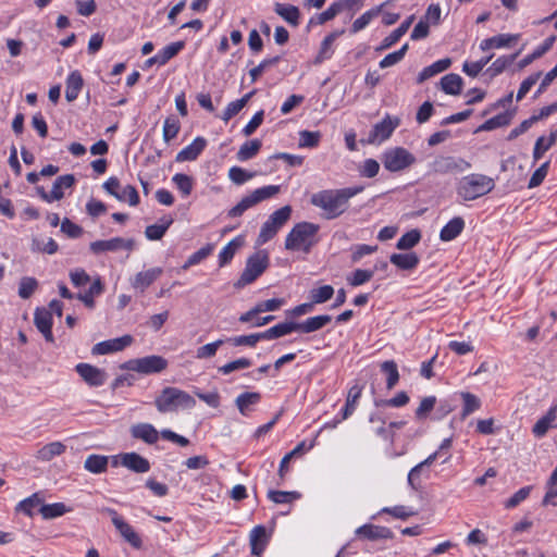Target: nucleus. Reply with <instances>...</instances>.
Segmentation results:
<instances>
[{"mask_svg": "<svg viewBox=\"0 0 557 557\" xmlns=\"http://www.w3.org/2000/svg\"><path fill=\"white\" fill-rule=\"evenodd\" d=\"M274 12L286 21L289 25L297 27L300 20V11L298 7L293 4L275 3Z\"/></svg>", "mask_w": 557, "mask_h": 557, "instance_id": "31", "label": "nucleus"}, {"mask_svg": "<svg viewBox=\"0 0 557 557\" xmlns=\"http://www.w3.org/2000/svg\"><path fill=\"white\" fill-rule=\"evenodd\" d=\"M162 272L161 268H151L146 271H141L132 280V286L144 292L162 274Z\"/></svg>", "mask_w": 557, "mask_h": 557, "instance_id": "25", "label": "nucleus"}, {"mask_svg": "<svg viewBox=\"0 0 557 557\" xmlns=\"http://www.w3.org/2000/svg\"><path fill=\"white\" fill-rule=\"evenodd\" d=\"M399 125V120H392L389 115L376 123L369 134L370 143H382L391 137L395 128Z\"/></svg>", "mask_w": 557, "mask_h": 557, "instance_id": "13", "label": "nucleus"}, {"mask_svg": "<svg viewBox=\"0 0 557 557\" xmlns=\"http://www.w3.org/2000/svg\"><path fill=\"white\" fill-rule=\"evenodd\" d=\"M292 214V207L284 206L274 211L269 219L262 224L260 233L257 238L259 245H263L272 239L278 230L289 220Z\"/></svg>", "mask_w": 557, "mask_h": 557, "instance_id": "7", "label": "nucleus"}, {"mask_svg": "<svg viewBox=\"0 0 557 557\" xmlns=\"http://www.w3.org/2000/svg\"><path fill=\"white\" fill-rule=\"evenodd\" d=\"M121 466L135 473H146L150 470V462L137 453H124L119 455Z\"/></svg>", "mask_w": 557, "mask_h": 557, "instance_id": "17", "label": "nucleus"}, {"mask_svg": "<svg viewBox=\"0 0 557 557\" xmlns=\"http://www.w3.org/2000/svg\"><path fill=\"white\" fill-rule=\"evenodd\" d=\"M103 189L116 198L119 201H127L129 206H137L139 203V195L137 189L132 185H126L121 188L119 178L112 176L103 183Z\"/></svg>", "mask_w": 557, "mask_h": 557, "instance_id": "10", "label": "nucleus"}, {"mask_svg": "<svg viewBox=\"0 0 557 557\" xmlns=\"http://www.w3.org/2000/svg\"><path fill=\"white\" fill-rule=\"evenodd\" d=\"M331 321L332 317L329 314L311 317L302 322H298V332L312 333L323 329Z\"/></svg>", "mask_w": 557, "mask_h": 557, "instance_id": "34", "label": "nucleus"}, {"mask_svg": "<svg viewBox=\"0 0 557 557\" xmlns=\"http://www.w3.org/2000/svg\"><path fill=\"white\" fill-rule=\"evenodd\" d=\"M334 295V288L331 285H324L310 290V299L312 304H323L330 300Z\"/></svg>", "mask_w": 557, "mask_h": 557, "instance_id": "57", "label": "nucleus"}, {"mask_svg": "<svg viewBox=\"0 0 557 557\" xmlns=\"http://www.w3.org/2000/svg\"><path fill=\"white\" fill-rule=\"evenodd\" d=\"M413 21L414 15L408 16L396 29H394L387 37L383 39L377 50H385L395 45L408 32Z\"/></svg>", "mask_w": 557, "mask_h": 557, "instance_id": "28", "label": "nucleus"}, {"mask_svg": "<svg viewBox=\"0 0 557 557\" xmlns=\"http://www.w3.org/2000/svg\"><path fill=\"white\" fill-rule=\"evenodd\" d=\"M135 247V240L129 238L114 237L106 240H96L90 243L89 249L92 253L99 255L107 251H117L125 249L132 251Z\"/></svg>", "mask_w": 557, "mask_h": 557, "instance_id": "12", "label": "nucleus"}, {"mask_svg": "<svg viewBox=\"0 0 557 557\" xmlns=\"http://www.w3.org/2000/svg\"><path fill=\"white\" fill-rule=\"evenodd\" d=\"M281 190L278 185H268L255 189L249 195L242 198V200L227 211V216L238 218L242 216L245 211L257 206L258 203L268 200L276 196Z\"/></svg>", "mask_w": 557, "mask_h": 557, "instance_id": "5", "label": "nucleus"}, {"mask_svg": "<svg viewBox=\"0 0 557 557\" xmlns=\"http://www.w3.org/2000/svg\"><path fill=\"white\" fill-rule=\"evenodd\" d=\"M557 428V404L552 406L545 416L536 421L532 428L535 437L541 438L546 435L549 429Z\"/></svg>", "mask_w": 557, "mask_h": 557, "instance_id": "19", "label": "nucleus"}, {"mask_svg": "<svg viewBox=\"0 0 557 557\" xmlns=\"http://www.w3.org/2000/svg\"><path fill=\"white\" fill-rule=\"evenodd\" d=\"M41 505H42V499L39 497L38 493H35V494L30 495L29 497H27V498L23 499L22 502H20L16 505L15 510L17 512H23L26 516L32 517L33 516V509L36 508V507L40 508Z\"/></svg>", "mask_w": 557, "mask_h": 557, "instance_id": "51", "label": "nucleus"}, {"mask_svg": "<svg viewBox=\"0 0 557 557\" xmlns=\"http://www.w3.org/2000/svg\"><path fill=\"white\" fill-rule=\"evenodd\" d=\"M495 187L492 177L472 173L461 177L456 185V193L465 201L475 200L491 193Z\"/></svg>", "mask_w": 557, "mask_h": 557, "instance_id": "2", "label": "nucleus"}, {"mask_svg": "<svg viewBox=\"0 0 557 557\" xmlns=\"http://www.w3.org/2000/svg\"><path fill=\"white\" fill-rule=\"evenodd\" d=\"M38 287V281L35 277L24 276L18 284V296L22 299H28Z\"/></svg>", "mask_w": 557, "mask_h": 557, "instance_id": "58", "label": "nucleus"}, {"mask_svg": "<svg viewBox=\"0 0 557 557\" xmlns=\"http://www.w3.org/2000/svg\"><path fill=\"white\" fill-rule=\"evenodd\" d=\"M133 343V337L131 335H123L122 337L108 339L96 344L91 352L94 355H107L111 352H116L123 350L125 347L129 346Z\"/></svg>", "mask_w": 557, "mask_h": 557, "instance_id": "14", "label": "nucleus"}, {"mask_svg": "<svg viewBox=\"0 0 557 557\" xmlns=\"http://www.w3.org/2000/svg\"><path fill=\"white\" fill-rule=\"evenodd\" d=\"M429 166L432 173L448 174L465 172L471 168V163L462 158L437 156Z\"/></svg>", "mask_w": 557, "mask_h": 557, "instance_id": "9", "label": "nucleus"}, {"mask_svg": "<svg viewBox=\"0 0 557 557\" xmlns=\"http://www.w3.org/2000/svg\"><path fill=\"white\" fill-rule=\"evenodd\" d=\"M519 39V35L500 34L486 38L480 42V49L487 51L493 48H504L510 46Z\"/></svg>", "mask_w": 557, "mask_h": 557, "instance_id": "27", "label": "nucleus"}, {"mask_svg": "<svg viewBox=\"0 0 557 557\" xmlns=\"http://www.w3.org/2000/svg\"><path fill=\"white\" fill-rule=\"evenodd\" d=\"M389 260L400 270H413L419 263V257L416 252L393 253Z\"/></svg>", "mask_w": 557, "mask_h": 557, "instance_id": "39", "label": "nucleus"}, {"mask_svg": "<svg viewBox=\"0 0 557 557\" xmlns=\"http://www.w3.org/2000/svg\"><path fill=\"white\" fill-rule=\"evenodd\" d=\"M262 143L260 139H252L244 143L237 151V159L239 161H247L253 158L261 149Z\"/></svg>", "mask_w": 557, "mask_h": 557, "instance_id": "46", "label": "nucleus"}, {"mask_svg": "<svg viewBox=\"0 0 557 557\" xmlns=\"http://www.w3.org/2000/svg\"><path fill=\"white\" fill-rule=\"evenodd\" d=\"M441 89L451 96H457L461 92L463 86V79L460 75L455 73H449L444 75L441 81Z\"/></svg>", "mask_w": 557, "mask_h": 557, "instance_id": "33", "label": "nucleus"}, {"mask_svg": "<svg viewBox=\"0 0 557 557\" xmlns=\"http://www.w3.org/2000/svg\"><path fill=\"white\" fill-rule=\"evenodd\" d=\"M264 339L262 332L253 333L249 335H239L235 337H230L226 342L231 343L233 346H249L255 347L259 341Z\"/></svg>", "mask_w": 557, "mask_h": 557, "instance_id": "53", "label": "nucleus"}, {"mask_svg": "<svg viewBox=\"0 0 557 557\" xmlns=\"http://www.w3.org/2000/svg\"><path fill=\"white\" fill-rule=\"evenodd\" d=\"M183 41H176L168 45L162 50H160L157 54L159 58V65H164L168 63L172 58H174L183 48H184Z\"/></svg>", "mask_w": 557, "mask_h": 557, "instance_id": "54", "label": "nucleus"}, {"mask_svg": "<svg viewBox=\"0 0 557 557\" xmlns=\"http://www.w3.org/2000/svg\"><path fill=\"white\" fill-rule=\"evenodd\" d=\"M519 53L520 52L518 51L511 55H503L497 58L487 69V73H490L491 76L499 75L516 60Z\"/></svg>", "mask_w": 557, "mask_h": 557, "instance_id": "49", "label": "nucleus"}, {"mask_svg": "<svg viewBox=\"0 0 557 557\" xmlns=\"http://www.w3.org/2000/svg\"><path fill=\"white\" fill-rule=\"evenodd\" d=\"M104 290V285L100 276H97L88 290L85 293H78L76 298L81 300L87 308L92 309L95 307V297L101 295Z\"/></svg>", "mask_w": 557, "mask_h": 557, "instance_id": "26", "label": "nucleus"}, {"mask_svg": "<svg viewBox=\"0 0 557 557\" xmlns=\"http://www.w3.org/2000/svg\"><path fill=\"white\" fill-rule=\"evenodd\" d=\"M269 267V255L265 250H258L251 255L238 281L234 284L236 288H243L255 282Z\"/></svg>", "mask_w": 557, "mask_h": 557, "instance_id": "6", "label": "nucleus"}, {"mask_svg": "<svg viewBox=\"0 0 557 557\" xmlns=\"http://www.w3.org/2000/svg\"><path fill=\"white\" fill-rule=\"evenodd\" d=\"M363 189L364 187L361 185L339 189H323L313 194L310 202L323 211L325 219L333 220L344 214L349 207V200L362 193Z\"/></svg>", "mask_w": 557, "mask_h": 557, "instance_id": "1", "label": "nucleus"}, {"mask_svg": "<svg viewBox=\"0 0 557 557\" xmlns=\"http://www.w3.org/2000/svg\"><path fill=\"white\" fill-rule=\"evenodd\" d=\"M67 511L66 506L63 503L54 504H42L39 508V512L44 519H54L63 516Z\"/></svg>", "mask_w": 557, "mask_h": 557, "instance_id": "50", "label": "nucleus"}, {"mask_svg": "<svg viewBox=\"0 0 557 557\" xmlns=\"http://www.w3.org/2000/svg\"><path fill=\"white\" fill-rule=\"evenodd\" d=\"M260 399H261L260 393L246 392L236 397L235 405H236L238 411L243 416L247 417L251 411V407L259 404Z\"/></svg>", "mask_w": 557, "mask_h": 557, "instance_id": "30", "label": "nucleus"}, {"mask_svg": "<svg viewBox=\"0 0 557 557\" xmlns=\"http://www.w3.org/2000/svg\"><path fill=\"white\" fill-rule=\"evenodd\" d=\"M124 368L139 373H159L168 367V361L161 356H147L127 361Z\"/></svg>", "mask_w": 557, "mask_h": 557, "instance_id": "11", "label": "nucleus"}, {"mask_svg": "<svg viewBox=\"0 0 557 557\" xmlns=\"http://www.w3.org/2000/svg\"><path fill=\"white\" fill-rule=\"evenodd\" d=\"M356 535L361 537V539H366V540H370V541H375V540H381V539H392L393 537V532L386 528V527H381V525H374V524H363L361 527H359L356 531H355Z\"/></svg>", "mask_w": 557, "mask_h": 557, "instance_id": "20", "label": "nucleus"}, {"mask_svg": "<svg viewBox=\"0 0 557 557\" xmlns=\"http://www.w3.org/2000/svg\"><path fill=\"white\" fill-rule=\"evenodd\" d=\"M154 405L159 412L165 413L178 409H191L196 400L186 392L176 387H165L156 398Z\"/></svg>", "mask_w": 557, "mask_h": 557, "instance_id": "4", "label": "nucleus"}, {"mask_svg": "<svg viewBox=\"0 0 557 557\" xmlns=\"http://www.w3.org/2000/svg\"><path fill=\"white\" fill-rule=\"evenodd\" d=\"M181 128L180 121L175 116H169L165 119L163 124V140L165 143H170L172 139H174Z\"/></svg>", "mask_w": 557, "mask_h": 557, "instance_id": "56", "label": "nucleus"}, {"mask_svg": "<svg viewBox=\"0 0 557 557\" xmlns=\"http://www.w3.org/2000/svg\"><path fill=\"white\" fill-rule=\"evenodd\" d=\"M436 404V397L435 396H428L424 397L419 407L416 409L414 416L418 420L425 419L429 413L434 409Z\"/></svg>", "mask_w": 557, "mask_h": 557, "instance_id": "64", "label": "nucleus"}, {"mask_svg": "<svg viewBox=\"0 0 557 557\" xmlns=\"http://www.w3.org/2000/svg\"><path fill=\"white\" fill-rule=\"evenodd\" d=\"M513 114H515L513 111L502 112V113L486 120L482 125L479 126L478 131L479 132L480 131L487 132V131H493L498 127L506 126L511 122Z\"/></svg>", "mask_w": 557, "mask_h": 557, "instance_id": "41", "label": "nucleus"}, {"mask_svg": "<svg viewBox=\"0 0 557 557\" xmlns=\"http://www.w3.org/2000/svg\"><path fill=\"white\" fill-rule=\"evenodd\" d=\"M382 162L389 172H400L414 164L416 157L404 147H394L383 153Z\"/></svg>", "mask_w": 557, "mask_h": 557, "instance_id": "8", "label": "nucleus"}, {"mask_svg": "<svg viewBox=\"0 0 557 557\" xmlns=\"http://www.w3.org/2000/svg\"><path fill=\"white\" fill-rule=\"evenodd\" d=\"M319 232V225L310 222L297 223L285 239V249L287 250H304L308 252L315 244V235Z\"/></svg>", "mask_w": 557, "mask_h": 557, "instance_id": "3", "label": "nucleus"}, {"mask_svg": "<svg viewBox=\"0 0 557 557\" xmlns=\"http://www.w3.org/2000/svg\"><path fill=\"white\" fill-rule=\"evenodd\" d=\"M34 323L38 331L44 335L45 339L49 343L54 342L52 334V314L47 308H37L34 313Z\"/></svg>", "mask_w": 557, "mask_h": 557, "instance_id": "16", "label": "nucleus"}, {"mask_svg": "<svg viewBox=\"0 0 557 557\" xmlns=\"http://www.w3.org/2000/svg\"><path fill=\"white\" fill-rule=\"evenodd\" d=\"M295 331H298V322L286 321L265 330L262 334L264 339L270 341L288 335Z\"/></svg>", "mask_w": 557, "mask_h": 557, "instance_id": "35", "label": "nucleus"}, {"mask_svg": "<svg viewBox=\"0 0 557 557\" xmlns=\"http://www.w3.org/2000/svg\"><path fill=\"white\" fill-rule=\"evenodd\" d=\"M65 99L72 102L77 99L83 85V76L78 71H73L66 78Z\"/></svg>", "mask_w": 557, "mask_h": 557, "instance_id": "29", "label": "nucleus"}, {"mask_svg": "<svg viewBox=\"0 0 557 557\" xmlns=\"http://www.w3.org/2000/svg\"><path fill=\"white\" fill-rule=\"evenodd\" d=\"M251 554L260 557L268 544L267 530L263 525L255 527L249 535Z\"/></svg>", "mask_w": 557, "mask_h": 557, "instance_id": "23", "label": "nucleus"}, {"mask_svg": "<svg viewBox=\"0 0 557 557\" xmlns=\"http://www.w3.org/2000/svg\"><path fill=\"white\" fill-rule=\"evenodd\" d=\"M313 442L310 443L309 445L306 444L305 441L300 442L297 444V446L292 450L289 451L288 454H286L283 459L281 460V463H280V469H278V475L283 479L284 475H285V472L287 471V465L288 462L292 460V458L296 457V456H300L301 454H304L305 451H308L310 450L312 447H313Z\"/></svg>", "mask_w": 557, "mask_h": 557, "instance_id": "45", "label": "nucleus"}, {"mask_svg": "<svg viewBox=\"0 0 557 557\" xmlns=\"http://www.w3.org/2000/svg\"><path fill=\"white\" fill-rule=\"evenodd\" d=\"M362 393V387L359 385H354L348 391L347 399L345 407L343 409V420L347 419L349 416L352 414L356 408V404L358 399L360 398Z\"/></svg>", "mask_w": 557, "mask_h": 557, "instance_id": "47", "label": "nucleus"}, {"mask_svg": "<svg viewBox=\"0 0 557 557\" xmlns=\"http://www.w3.org/2000/svg\"><path fill=\"white\" fill-rule=\"evenodd\" d=\"M284 304V299L282 298H272L264 301L258 302L252 309L240 314L239 322L248 323L253 320L259 313L267 311H275L280 309Z\"/></svg>", "mask_w": 557, "mask_h": 557, "instance_id": "18", "label": "nucleus"}, {"mask_svg": "<svg viewBox=\"0 0 557 557\" xmlns=\"http://www.w3.org/2000/svg\"><path fill=\"white\" fill-rule=\"evenodd\" d=\"M451 64V60L449 58L441 59L433 64L424 67L417 77V83L422 84L426 79L435 76L438 73L446 71Z\"/></svg>", "mask_w": 557, "mask_h": 557, "instance_id": "36", "label": "nucleus"}, {"mask_svg": "<svg viewBox=\"0 0 557 557\" xmlns=\"http://www.w3.org/2000/svg\"><path fill=\"white\" fill-rule=\"evenodd\" d=\"M321 139L320 132L301 131L299 132V147L314 148L319 145Z\"/></svg>", "mask_w": 557, "mask_h": 557, "instance_id": "62", "label": "nucleus"}, {"mask_svg": "<svg viewBox=\"0 0 557 557\" xmlns=\"http://www.w3.org/2000/svg\"><path fill=\"white\" fill-rule=\"evenodd\" d=\"M421 239L419 230H411L405 233L397 242L396 247L399 250H408L414 247Z\"/></svg>", "mask_w": 557, "mask_h": 557, "instance_id": "52", "label": "nucleus"}, {"mask_svg": "<svg viewBox=\"0 0 557 557\" xmlns=\"http://www.w3.org/2000/svg\"><path fill=\"white\" fill-rule=\"evenodd\" d=\"M109 458L103 455H89L84 463V468L95 474H100L107 471Z\"/></svg>", "mask_w": 557, "mask_h": 557, "instance_id": "44", "label": "nucleus"}, {"mask_svg": "<svg viewBox=\"0 0 557 557\" xmlns=\"http://www.w3.org/2000/svg\"><path fill=\"white\" fill-rule=\"evenodd\" d=\"M224 339H216L215 342L200 346L196 350L197 359H209L215 356L218 349L225 343Z\"/></svg>", "mask_w": 557, "mask_h": 557, "instance_id": "60", "label": "nucleus"}, {"mask_svg": "<svg viewBox=\"0 0 557 557\" xmlns=\"http://www.w3.org/2000/svg\"><path fill=\"white\" fill-rule=\"evenodd\" d=\"M243 244L244 238L242 236L232 239L219 253V267L222 268L228 264Z\"/></svg>", "mask_w": 557, "mask_h": 557, "instance_id": "40", "label": "nucleus"}, {"mask_svg": "<svg viewBox=\"0 0 557 557\" xmlns=\"http://www.w3.org/2000/svg\"><path fill=\"white\" fill-rule=\"evenodd\" d=\"M131 434L134 438L144 441L147 444H154L159 440L160 433L152 424L138 423L131 428Z\"/></svg>", "mask_w": 557, "mask_h": 557, "instance_id": "24", "label": "nucleus"}, {"mask_svg": "<svg viewBox=\"0 0 557 557\" xmlns=\"http://www.w3.org/2000/svg\"><path fill=\"white\" fill-rule=\"evenodd\" d=\"M465 221L460 216L451 219L440 233V238L443 242H450L455 239L463 230Z\"/></svg>", "mask_w": 557, "mask_h": 557, "instance_id": "37", "label": "nucleus"}, {"mask_svg": "<svg viewBox=\"0 0 557 557\" xmlns=\"http://www.w3.org/2000/svg\"><path fill=\"white\" fill-rule=\"evenodd\" d=\"M381 371L387 374V389L394 388L399 381L397 363L394 360H386L381 364Z\"/></svg>", "mask_w": 557, "mask_h": 557, "instance_id": "48", "label": "nucleus"}, {"mask_svg": "<svg viewBox=\"0 0 557 557\" xmlns=\"http://www.w3.org/2000/svg\"><path fill=\"white\" fill-rule=\"evenodd\" d=\"M460 396L463 400V408H462V412H461V416L463 418L468 417L469 414H471L474 411H476L478 409H480L481 401L475 395H473L469 392H462L460 394Z\"/></svg>", "mask_w": 557, "mask_h": 557, "instance_id": "55", "label": "nucleus"}, {"mask_svg": "<svg viewBox=\"0 0 557 557\" xmlns=\"http://www.w3.org/2000/svg\"><path fill=\"white\" fill-rule=\"evenodd\" d=\"M207 146L203 137H196L190 145L182 149L175 157L176 162L195 161Z\"/></svg>", "mask_w": 557, "mask_h": 557, "instance_id": "22", "label": "nucleus"}, {"mask_svg": "<svg viewBox=\"0 0 557 557\" xmlns=\"http://www.w3.org/2000/svg\"><path fill=\"white\" fill-rule=\"evenodd\" d=\"M212 250H213V245L208 244L205 247L197 250L196 252L191 253L188 257L187 261L184 263L183 269L186 270L193 265L200 263L202 260H205L207 257H209L211 255Z\"/></svg>", "mask_w": 557, "mask_h": 557, "instance_id": "59", "label": "nucleus"}, {"mask_svg": "<svg viewBox=\"0 0 557 557\" xmlns=\"http://www.w3.org/2000/svg\"><path fill=\"white\" fill-rule=\"evenodd\" d=\"M408 48H409L408 44H405L399 50L385 55L380 61V67L386 69V67L393 66V65L397 64L398 62H400L404 59Z\"/></svg>", "mask_w": 557, "mask_h": 557, "instance_id": "61", "label": "nucleus"}, {"mask_svg": "<svg viewBox=\"0 0 557 557\" xmlns=\"http://www.w3.org/2000/svg\"><path fill=\"white\" fill-rule=\"evenodd\" d=\"M75 184V176L73 174H65L59 176L53 185L52 189L49 193V197L52 201L61 200L64 197L63 189L71 188Z\"/></svg>", "mask_w": 557, "mask_h": 557, "instance_id": "32", "label": "nucleus"}, {"mask_svg": "<svg viewBox=\"0 0 557 557\" xmlns=\"http://www.w3.org/2000/svg\"><path fill=\"white\" fill-rule=\"evenodd\" d=\"M66 447L61 442H51L36 453V458L41 461H50L55 456H60L65 451Z\"/></svg>", "mask_w": 557, "mask_h": 557, "instance_id": "42", "label": "nucleus"}, {"mask_svg": "<svg viewBox=\"0 0 557 557\" xmlns=\"http://www.w3.org/2000/svg\"><path fill=\"white\" fill-rule=\"evenodd\" d=\"M344 34V29L342 30H335L330 33L327 36L324 37V39L321 42L320 49L318 54L315 55L313 60L314 65L322 64L325 60H329L332 58L334 50H333V44L335 40Z\"/></svg>", "mask_w": 557, "mask_h": 557, "instance_id": "21", "label": "nucleus"}, {"mask_svg": "<svg viewBox=\"0 0 557 557\" xmlns=\"http://www.w3.org/2000/svg\"><path fill=\"white\" fill-rule=\"evenodd\" d=\"M75 370L90 386H101L107 380V374L103 370L89 363H78Z\"/></svg>", "mask_w": 557, "mask_h": 557, "instance_id": "15", "label": "nucleus"}, {"mask_svg": "<svg viewBox=\"0 0 557 557\" xmlns=\"http://www.w3.org/2000/svg\"><path fill=\"white\" fill-rule=\"evenodd\" d=\"M115 529L119 531L121 536L129 543L134 548H141L143 542L140 536L135 532L133 527L128 524L124 519L121 520L116 525H114Z\"/></svg>", "mask_w": 557, "mask_h": 557, "instance_id": "38", "label": "nucleus"}, {"mask_svg": "<svg viewBox=\"0 0 557 557\" xmlns=\"http://www.w3.org/2000/svg\"><path fill=\"white\" fill-rule=\"evenodd\" d=\"M556 40V36H550L544 40V42L539 46L532 53L528 54L523 59H521L518 63L519 69H523L531 64L534 60L541 58L543 54H545L548 50L552 49L554 42Z\"/></svg>", "mask_w": 557, "mask_h": 557, "instance_id": "43", "label": "nucleus"}, {"mask_svg": "<svg viewBox=\"0 0 557 557\" xmlns=\"http://www.w3.org/2000/svg\"><path fill=\"white\" fill-rule=\"evenodd\" d=\"M338 13V9L333 2L325 11L312 16L309 21V26L312 25H322L331 20H333Z\"/></svg>", "mask_w": 557, "mask_h": 557, "instance_id": "63", "label": "nucleus"}]
</instances>
